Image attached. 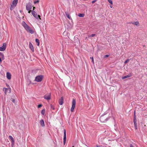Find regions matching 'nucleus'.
<instances>
[{"label":"nucleus","mask_w":147,"mask_h":147,"mask_svg":"<svg viewBox=\"0 0 147 147\" xmlns=\"http://www.w3.org/2000/svg\"><path fill=\"white\" fill-rule=\"evenodd\" d=\"M96 147H102V146H99L98 145H96Z\"/></svg>","instance_id":"c9c22d12"},{"label":"nucleus","mask_w":147,"mask_h":147,"mask_svg":"<svg viewBox=\"0 0 147 147\" xmlns=\"http://www.w3.org/2000/svg\"><path fill=\"white\" fill-rule=\"evenodd\" d=\"M67 17L70 20L71 19V18L70 16L68 14H66Z\"/></svg>","instance_id":"412c9836"},{"label":"nucleus","mask_w":147,"mask_h":147,"mask_svg":"<svg viewBox=\"0 0 147 147\" xmlns=\"http://www.w3.org/2000/svg\"><path fill=\"white\" fill-rule=\"evenodd\" d=\"M12 101L14 103L15 102V100L14 99Z\"/></svg>","instance_id":"79ce46f5"},{"label":"nucleus","mask_w":147,"mask_h":147,"mask_svg":"<svg viewBox=\"0 0 147 147\" xmlns=\"http://www.w3.org/2000/svg\"><path fill=\"white\" fill-rule=\"evenodd\" d=\"M63 98L62 97H61L59 100V104L61 105H62L63 103Z\"/></svg>","instance_id":"f8f14e48"},{"label":"nucleus","mask_w":147,"mask_h":147,"mask_svg":"<svg viewBox=\"0 0 147 147\" xmlns=\"http://www.w3.org/2000/svg\"><path fill=\"white\" fill-rule=\"evenodd\" d=\"M66 140H63V144L65 145L66 143Z\"/></svg>","instance_id":"e433bc0d"},{"label":"nucleus","mask_w":147,"mask_h":147,"mask_svg":"<svg viewBox=\"0 0 147 147\" xmlns=\"http://www.w3.org/2000/svg\"><path fill=\"white\" fill-rule=\"evenodd\" d=\"M64 135H66V130H65V129L64 130Z\"/></svg>","instance_id":"72a5a7b5"},{"label":"nucleus","mask_w":147,"mask_h":147,"mask_svg":"<svg viewBox=\"0 0 147 147\" xmlns=\"http://www.w3.org/2000/svg\"><path fill=\"white\" fill-rule=\"evenodd\" d=\"M18 0H13L12 2V5L15 7L18 2Z\"/></svg>","instance_id":"9b49d317"},{"label":"nucleus","mask_w":147,"mask_h":147,"mask_svg":"<svg viewBox=\"0 0 147 147\" xmlns=\"http://www.w3.org/2000/svg\"><path fill=\"white\" fill-rule=\"evenodd\" d=\"M79 17H83L84 16V14L83 13H79L78 15Z\"/></svg>","instance_id":"f3484780"},{"label":"nucleus","mask_w":147,"mask_h":147,"mask_svg":"<svg viewBox=\"0 0 147 147\" xmlns=\"http://www.w3.org/2000/svg\"><path fill=\"white\" fill-rule=\"evenodd\" d=\"M95 34H92V35L89 36V37H94V36H95Z\"/></svg>","instance_id":"bb28decb"},{"label":"nucleus","mask_w":147,"mask_h":147,"mask_svg":"<svg viewBox=\"0 0 147 147\" xmlns=\"http://www.w3.org/2000/svg\"><path fill=\"white\" fill-rule=\"evenodd\" d=\"M90 59H92V63L93 64H94V61L93 57H90Z\"/></svg>","instance_id":"b1692460"},{"label":"nucleus","mask_w":147,"mask_h":147,"mask_svg":"<svg viewBox=\"0 0 147 147\" xmlns=\"http://www.w3.org/2000/svg\"><path fill=\"white\" fill-rule=\"evenodd\" d=\"M29 47L30 48L32 51V52H34V49L33 46L31 42H30L29 43Z\"/></svg>","instance_id":"1a4fd4ad"},{"label":"nucleus","mask_w":147,"mask_h":147,"mask_svg":"<svg viewBox=\"0 0 147 147\" xmlns=\"http://www.w3.org/2000/svg\"><path fill=\"white\" fill-rule=\"evenodd\" d=\"M45 109L42 110L41 112V114L43 115H44L45 114Z\"/></svg>","instance_id":"aec40b11"},{"label":"nucleus","mask_w":147,"mask_h":147,"mask_svg":"<svg viewBox=\"0 0 147 147\" xmlns=\"http://www.w3.org/2000/svg\"><path fill=\"white\" fill-rule=\"evenodd\" d=\"M131 76V74H129L125 76H123L122 77V79H124L126 78H127L130 77Z\"/></svg>","instance_id":"ddd939ff"},{"label":"nucleus","mask_w":147,"mask_h":147,"mask_svg":"<svg viewBox=\"0 0 147 147\" xmlns=\"http://www.w3.org/2000/svg\"><path fill=\"white\" fill-rule=\"evenodd\" d=\"M97 1V0H94V1H92V3H95L96 1Z\"/></svg>","instance_id":"473e14b6"},{"label":"nucleus","mask_w":147,"mask_h":147,"mask_svg":"<svg viewBox=\"0 0 147 147\" xmlns=\"http://www.w3.org/2000/svg\"><path fill=\"white\" fill-rule=\"evenodd\" d=\"M132 24L134 25H136V26H139V23L138 21H136L133 23H132Z\"/></svg>","instance_id":"dca6fc26"},{"label":"nucleus","mask_w":147,"mask_h":147,"mask_svg":"<svg viewBox=\"0 0 147 147\" xmlns=\"http://www.w3.org/2000/svg\"><path fill=\"white\" fill-rule=\"evenodd\" d=\"M11 88H3V90L5 91V94L6 95L7 93V92L8 91L9 93H10L11 92Z\"/></svg>","instance_id":"6e6552de"},{"label":"nucleus","mask_w":147,"mask_h":147,"mask_svg":"<svg viewBox=\"0 0 147 147\" xmlns=\"http://www.w3.org/2000/svg\"><path fill=\"white\" fill-rule=\"evenodd\" d=\"M135 128L136 129H138L137 124L136 123H134Z\"/></svg>","instance_id":"6ab92c4d"},{"label":"nucleus","mask_w":147,"mask_h":147,"mask_svg":"<svg viewBox=\"0 0 147 147\" xmlns=\"http://www.w3.org/2000/svg\"><path fill=\"white\" fill-rule=\"evenodd\" d=\"M110 7H111V8H112V6H110Z\"/></svg>","instance_id":"37998d69"},{"label":"nucleus","mask_w":147,"mask_h":147,"mask_svg":"<svg viewBox=\"0 0 147 147\" xmlns=\"http://www.w3.org/2000/svg\"><path fill=\"white\" fill-rule=\"evenodd\" d=\"M109 55H106L105 56H104V57H109Z\"/></svg>","instance_id":"f704fd0d"},{"label":"nucleus","mask_w":147,"mask_h":147,"mask_svg":"<svg viewBox=\"0 0 147 147\" xmlns=\"http://www.w3.org/2000/svg\"><path fill=\"white\" fill-rule=\"evenodd\" d=\"M51 94L49 93L46 94L44 96V98L45 99L49 100L51 99Z\"/></svg>","instance_id":"39448f33"},{"label":"nucleus","mask_w":147,"mask_h":147,"mask_svg":"<svg viewBox=\"0 0 147 147\" xmlns=\"http://www.w3.org/2000/svg\"><path fill=\"white\" fill-rule=\"evenodd\" d=\"M76 103V100L74 99H73L72 100L71 107L70 109V111L72 112H73L74 111V109L75 107Z\"/></svg>","instance_id":"f03ea898"},{"label":"nucleus","mask_w":147,"mask_h":147,"mask_svg":"<svg viewBox=\"0 0 147 147\" xmlns=\"http://www.w3.org/2000/svg\"><path fill=\"white\" fill-rule=\"evenodd\" d=\"M35 41L37 43V45L38 46H39L40 44V42L39 40L38 39H36L35 40Z\"/></svg>","instance_id":"a211bd4d"},{"label":"nucleus","mask_w":147,"mask_h":147,"mask_svg":"<svg viewBox=\"0 0 147 147\" xmlns=\"http://www.w3.org/2000/svg\"><path fill=\"white\" fill-rule=\"evenodd\" d=\"M32 5L30 3H28L27 4L26 6V9L27 10H30L32 8Z\"/></svg>","instance_id":"423d86ee"},{"label":"nucleus","mask_w":147,"mask_h":147,"mask_svg":"<svg viewBox=\"0 0 147 147\" xmlns=\"http://www.w3.org/2000/svg\"><path fill=\"white\" fill-rule=\"evenodd\" d=\"M32 13L33 16L35 18L37 19H38V18H39L40 20H41L40 16L39 15H37L36 12L35 11L32 10Z\"/></svg>","instance_id":"20e7f679"},{"label":"nucleus","mask_w":147,"mask_h":147,"mask_svg":"<svg viewBox=\"0 0 147 147\" xmlns=\"http://www.w3.org/2000/svg\"><path fill=\"white\" fill-rule=\"evenodd\" d=\"M40 125L42 127H44L45 126L44 122L43 119L41 120L40 121Z\"/></svg>","instance_id":"4468645a"},{"label":"nucleus","mask_w":147,"mask_h":147,"mask_svg":"<svg viewBox=\"0 0 147 147\" xmlns=\"http://www.w3.org/2000/svg\"><path fill=\"white\" fill-rule=\"evenodd\" d=\"M9 138L11 139V142H12V143L13 144L14 143V139H13V137L11 136H9Z\"/></svg>","instance_id":"2eb2a0df"},{"label":"nucleus","mask_w":147,"mask_h":147,"mask_svg":"<svg viewBox=\"0 0 147 147\" xmlns=\"http://www.w3.org/2000/svg\"><path fill=\"white\" fill-rule=\"evenodd\" d=\"M28 11V13H30L31 11L32 12V11L31 10H29Z\"/></svg>","instance_id":"4c0bfd02"},{"label":"nucleus","mask_w":147,"mask_h":147,"mask_svg":"<svg viewBox=\"0 0 147 147\" xmlns=\"http://www.w3.org/2000/svg\"><path fill=\"white\" fill-rule=\"evenodd\" d=\"M42 106V105L41 104L39 105H38V108Z\"/></svg>","instance_id":"7c9ffc66"},{"label":"nucleus","mask_w":147,"mask_h":147,"mask_svg":"<svg viewBox=\"0 0 147 147\" xmlns=\"http://www.w3.org/2000/svg\"><path fill=\"white\" fill-rule=\"evenodd\" d=\"M0 56L1 58H2L4 57V55L1 53L0 52Z\"/></svg>","instance_id":"5701e85b"},{"label":"nucleus","mask_w":147,"mask_h":147,"mask_svg":"<svg viewBox=\"0 0 147 147\" xmlns=\"http://www.w3.org/2000/svg\"><path fill=\"white\" fill-rule=\"evenodd\" d=\"M6 47V44L5 43H3V45L1 47H0V51H4Z\"/></svg>","instance_id":"0eeeda50"},{"label":"nucleus","mask_w":147,"mask_h":147,"mask_svg":"<svg viewBox=\"0 0 147 147\" xmlns=\"http://www.w3.org/2000/svg\"><path fill=\"white\" fill-rule=\"evenodd\" d=\"M72 147H74V146H73Z\"/></svg>","instance_id":"c03bdc74"},{"label":"nucleus","mask_w":147,"mask_h":147,"mask_svg":"<svg viewBox=\"0 0 147 147\" xmlns=\"http://www.w3.org/2000/svg\"><path fill=\"white\" fill-rule=\"evenodd\" d=\"M22 24L25 29L27 32L30 33L31 34H33L34 33L33 31L31 29V28L24 21L22 22Z\"/></svg>","instance_id":"f257e3e1"},{"label":"nucleus","mask_w":147,"mask_h":147,"mask_svg":"<svg viewBox=\"0 0 147 147\" xmlns=\"http://www.w3.org/2000/svg\"><path fill=\"white\" fill-rule=\"evenodd\" d=\"M6 76L8 79L10 80L11 79V75L10 73L7 72L6 73Z\"/></svg>","instance_id":"9d476101"},{"label":"nucleus","mask_w":147,"mask_h":147,"mask_svg":"<svg viewBox=\"0 0 147 147\" xmlns=\"http://www.w3.org/2000/svg\"><path fill=\"white\" fill-rule=\"evenodd\" d=\"M39 2V1L38 0L36 1H34V4H36L37 3H38Z\"/></svg>","instance_id":"cd10ccee"},{"label":"nucleus","mask_w":147,"mask_h":147,"mask_svg":"<svg viewBox=\"0 0 147 147\" xmlns=\"http://www.w3.org/2000/svg\"><path fill=\"white\" fill-rule=\"evenodd\" d=\"M134 123H136V117H134Z\"/></svg>","instance_id":"a878e982"},{"label":"nucleus","mask_w":147,"mask_h":147,"mask_svg":"<svg viewBox=\"0 0 147 147\" xmlns=\"http://www.w3.org/2000/svg\"><path fill=\"white\" fill-rule=\"evenodd\" d=\"M135 113H136L135 111H134V117H136V115H135Z\"/></svg>","instance_id":"58836bf2"},{"label":"nucleus","mask_w":147,"mask_h":147,"mask_svg":"<svg viewBox=\"0 0 147 147\" xmlns=\"http://www.w3.org/2000/svg\"><path fill=\"white\" fill-rule=\"evenodd\" d=\"M66 135H64L63 140H66Z\"/></svg>","instance_id":"c85d7f7f"},{"label":"nucleus","mask_w":147,"mask_h":147,"mask_svg":"<svg viewBox=\"0 0 147 147\" xmlns=\"http://www.w3.org/2000/svg\"><path fill=\"white\" fill-rule=\"evenodd\" d=\"M13 7H14L13 5H11V6L10 7V9L11 10H12L13 9Z\"/></svg>","instance_id":"393cba45"},{"label":"nucleus","mask_w":147,"mask_h":147,"mask_svg":"<svg viewBox=\"0 0 147 147\" xmlns=\"http://www.w3.org/2000/svg\"><path fill=\"white\" fill-rule=\"evenodd\" d=\"M130 147H134L132 144H131L130 145Z\"/></svg>","instance_id":"ea45409f"},{"label":"nucleus","mask_w":147,"mask_h":147,"mask_svg":"<svg viewBox=\"0 0 147 147\" xmlns=\"http://www.w3.org/2000/svg\"><path fill=\"white\" fill-rule=\"evenodd\" d=\"M35 9V7H33V10H34Z\"/></svg>","instance_id":"a19ab883"},{"label":"nucleus","mask_w":147,"mask_h":147,"mask_svg":"<svg viewBox=\"0 0 147 147\" xmlns=\"http://www.w3.org/2000/svg\"><path fill=\"white\" fill-rule=\"evenodd\" d=\"M43 78V76L42 75H39L36 76L35 79V81L37 82H40Z\"/></svg>","instance_id":"7ed1b4c3"},{"label":"nucleus","mask_w":147,"mask_h":147,"mask_svg":"<svg viewBox=\"0 0 147 147\" xmlns=\"http://www.w3.org/2000/svg\"><path fill=\"white\" fill-rule=\"evenodd\" d=\"M104 118V116H102L101 117H100V119L101 120H102L103 118Z\"/></svg>","instance_id":"2f4dec72"},{"label":"nucleus","mask_w":147,"mask_h":147,"mask_svg":"<svg viewBox=\"0 0 147 147\" xmlns=\"http://www.w3.org/2000/svg\"><path fill=\"white\" fill-rule=\"evenodd\" d=\"M129 60H130V59H127L125 61L124 63L125 64L127 63H128V62H129Z\"/></svg>","instance_id":"4be33fe9"},{"label":"nucleus","mask_w":147,"mask_h":147,"mask_svg":"<svg viewBox=\"0 0 147 147\" xmlns=\"http://www.w3.org/2000/svg\"><path fill=\"white\" fill-rule=\"evenodd\" d=\"M109 2L111 4H112L113 2L111 0H108Z\"/></svg>","instance_id":"c756f323"}]
</instances>
